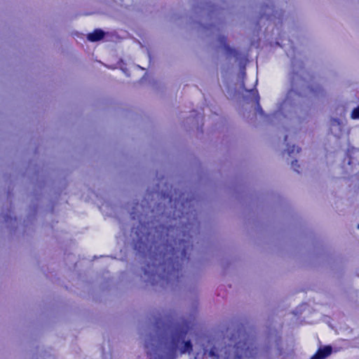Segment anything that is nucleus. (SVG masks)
<instances>
[{
  "label": "nucleus",
  "instance_id": "1",
  "mask_svg": "<svg viewBox=\"0 0 359 359\" xmlns=\"http://www.w3.org/2000/svg\"><path fill=\"white\" fill-rule=\"evenodd\" d=\"M178 231V227L161 226L146 235H138L139 242L135 247L141 248L143 245L152 251L150 262L144 269L145 281L155 285L161 281L173 283L178 279L180 262H183L189 248L188 241L177 238H177H173Z\"/></svg>",
  "mask_w": 359,
  "mask_h": 359
},
{
  "label": "nucleus",
  "instance_id": "2",
  "mask_svg": "<svg viewBox=\"0 0 359 359\" xmlns=\"http://www.w3.org/2000/svg\"><path fill=\"white\" fill-rule=\"evenodd\" d=\"M157 323L158 334L146 339L145 348L149 359H175L177 352L190 353L192 344L185 337L191 329L190 323L182 320L161 331Z\"/></svg>",
  "mask_w": 359,
  "mask_h": 359
},
{
  "label": "nucleus",
  "instance_id": "3",
  "mask_svg": "<svg viewBox=\"0 0 359 359\" xmlns=\"http://www.w3.org/2000/svg\"><path fill=\"white\" fill-rule=\"evenodd\" d=\"M306 74L302 67V64L300 62H292V72L290 74L291 80V89L287 93L286 98L280 107V112H276L274 116H278L280 113L284 114L286 116V113L290 112L291 109H293V104L296 102L300 96H309L313 94L318 95L321 90L319 86H316L314 89L308 86L305 80L304 75Z\"/></svg>",
  "mask_w": 359,
  "mask_h": 359
},
{
  "label": "nucleus",
  "instance_id": "4",
  "mask_svg": "<svg viewBox=\"0 0 359 359\" xmlns=\"http://www.w3.org/2000/svg\"><path fill=\"white\" fill-rule=\"evenodd\" d=\"M256 353V348L252 343L243 334V340H240L235 346H229L224 350H218L213 347L210 350L203 349L202 353H197L195 359H243L250 358Z\"/></svg>",
  "mask_w": 359,
  "mask_h": 359
},
{
  "label": "nucleus",
  "instance_id": "5",
  "mask_svg": "<svg viewBox=\"0 0 359 359\" xmlns=\"http://www.w3.org/2000/svg\"><path fill=\"white\" fill-rule=\"evenodd\" d=\"M218 41L219 42V47L222 48L224 51L225 53L228 56H233L234 57H238V52L231 48L226 43V38L224 36H219L218 38Z\"/></svg>",
  "mask_w": 359,
  "mask_h": 359
},
{
  "label": "nucleus",
  "instance_id": "6",
  "mask_svg": "<svg viewBox=\"0 0 359 359\" xmlns=\"http://www.w3.org/2000/svg\"><path fill=\"white\" fill-rule=\"evenodd\" d=\"M263 15H265L268 19L273 20V18H279L282 15V11H275L273 6H266L264 8Z\"/></svg>",
  "mask_w": 359,
  "mask_h": 359
},
{
  "label": "nucleus",
  "instance_id": "7",
  "mask_svg": "<svg viewBox=\"0 0 359 359\" xmlns=\"http://www.w3.org/2000/svg\"><path fill=\"white\" fill-rule=\"evenodd\" d=\"M332 353L331 346H325L323 348H320L316 354H314L311 359H324Z\"/></svg>",
  "mask_w": 359,
  "mask_h": 359
},
{
  "label": "nucleus",
  "instance_id": "8",
  "mask_svg": "<svg viewBox=\"0 0 359 359\" xmlns=\"http://www.w3.org/2000/svg\"><path fill=\"white\" fill-rule=\"evenodd\" d=\"M104 36V33L101 29H95L93 33L88 35V39L90 41H97L102 39Z\"/></svg>",
  "mask_w": 359,
  "mask_h": 359
},
{
  "label": "nucleus",
  "instance_id": "9",
  "mask_svg": "<svg viewBox=\"0 0 359 359\" xmlns=\"http://www.w3.org/2000/svg\"><path fill=\"white\" fill-rule=\"evenodd\" d=\"M243 86H244V83L242 84ZM245 91L249 94V97L251 98L252 100H255V101H257L258 102L259 101V95L257 93V90H247L245 88V87H243Z\"/></svg>",
  "mask_w": 359,
  "mask_h": 359
},
{
  "label": "nucleus",
  "instance_id": "10",
  "mask_svg": "<svg viewBox=\"0 0 359 359\" xmlns=\"http://www.w3.org/2000/svg\"><path fill=\"white\" fill-rule=\"evenodd\" d=\"M287 152L289 155H292L295 152L299 153L300 151V148L296 147L294 145L290 146L289 144H287Z\"/></svg>",
  "mask_w": 359,
  "mask_h": 359
},
{
  "label": "nucleus",
  "instance_id": "11",
  "mask_svg": "<svg viewBox=\"0 0 359 359\" xmlns=\"http://www.w3.org/2000/svg\"><path fill=\"white\" fill-rule=\"evenodd\" d=\"M189 212H182V216L180 215V210L177 211H175L173 214V216H174V218L176 219L177 217H180L181 219H189Z\"/></svg>",
  "mask_w": 359,
  "mask_h": 359
},
{
  "label": "nucleus",
  "instance_id": "12",
  "mask_svg": "<svg viewBox=\"0 0 359 359\" xmlns=\"http://www.w3.org/2000/svg\"><path fill=\"white\" fill-rule=\"evenodd\" d=\"M351 117L353 118H359V107L353 109L351 114Z\"/></svg>",
  "mask_w": 359,
  "mask_h": 359
},
{
  "label": "nucleus",
  "instance_id": "13",
  "mask_svg": "<svg viewBox=\"0 0 359 359\" xmlns=\"http://www.w3.org/2000/svg\"><path fill=\"white\" fill-rule=\"evenodd\" d=\"M332 126H340V121L337 118H334L332 120Z\"/></svg>",
  "mask_w": 359,
  "mask_h": 359
},
{
  "label": "nucleus",
  "instance_id": "14",
  "mask_svg": "<svg viewBox=\"0 0 359 359\" xmlns=\"http://www.w3.org/2000/svg\"><path fill=\"white\" fill-rule=\"evenodd\" d=\"M292 167L293 168V170L297 172H299V170L297 169V168L299 167V165H297V161H292Z\"/></svg>",
  "mask_w": 359,
  "mask_h": 359
},
{
  "label": "nucleus",
  "instance_id": "15",
  "mask_svg": "<svg viewBox=\"0 0 359 359\" xmlns=\"http://www.w3.org/2000/svg\"><path fill=\"white\" fill-rule=\"evenodd\" d=\"M193 222H189L187 224H184V222H182L183 224H184V228L186 229H189L188 226H193L194 224L195 221V216L193 217Z\"/></svg>",
  "mask_w": 359,
  "mask_h": 359
},
{
  "label": "nucleus",
  "instance_id": "16",
  "mask_svg": "<svg viewBox=\"0 0 359 359\" xmlns=\"http://www.w3.org/2000/svg\"><path fill=\"white\" fill-rule=\"evenodd\" d=\"M191 205V201H187L185 203H182V206L183 208V209H185L186 206L188 205L189 207H190Z\"/></svg>",
  "mask_w": 359,
  "mask_h": 359
},
{
  "label": "nucleus",
  "instance_id": "17",
  "mask_svg": "<svg viewBox=\"0 0 359 359\" xmlns=\"http://www.w3.org/2000/svg\"><path fill=\"white\" fill-rule=\"evenodd\" d=\"M209 10H210V9H209V6H205V7H203V12L204 13H206L207 12H208V11H209Z\"/></svg>",
  "mask_w": 359,
  "mask_h": 359
},
{
  "label": "nucleus",
  "instance_id": "18",
  "mask_svg": "<svg viewBox=\"0 0 359 359\" xmlns=\"http://www.w3.org/2000/svg\"><path fill=\"white\" fill-rule=\"evenodd\" d=\"M258 111L260 112V114L263 113V110L261 109L260 106L258 104L257 106Z\"/></svg>",
  "mask_w": 359,
  "mask_h": 359
},
{
  "label": "nucleus",
  "instance_id": "19",
  "mask_svg": "<svg viewBox=\"0 0 359 359\" xmlns=\"http://www.w3.org/2000/svg\"><path fill=\"white\" fill-rule=\"evenodd\" d=\"M172 197H170V198H169V202H170V203H171V202H172Z\"/></svg>",
  "mask_w": 359,
  "mask_h": 359
},
{
  "label": "nucleus",
  "instance_id": "20",
  "mask_svg": "<svg viewBox=\"0 0 359 359\" xmlns=\"http://www.w3.org/2000/svg\"><path fill=\"white\" fill-rule=\"evenodd\" d=\"M205 28L207 29H209L210 27L209 26H205Z\"/></svg>",
  "mask_w": 359,
  "mask_h": 359
},
{
  "label": "nucleus",
  "instance_id": "21",
  "mask_svg": "<svg viewBox=\"0 0 359 359\" xmlns=\"http://www.w3.org/2000/svg\"><path fill=\"white\" fill-rule=\"evenodd\" d=\"M177 204H178V203H176V202L175 203V205L176 207H177Z\"/></svg>",
  "mask_w": 359,
  "mask_h": 359
},
{
  "label": "nucleus",
  "instance_id": "22",
  "mask_svg": "<svg viewBox=\"0 0 359 359\" xmlns=\"http://www.w3.org/2000/svg\"><path fill=\"white\" fill-rule=\"evenodd\" d=\"M358 228L359 229V224L358 225Z\"/></svg>",
  "mask_w": 359,
  "mask_h": 359
}]
</instances>
